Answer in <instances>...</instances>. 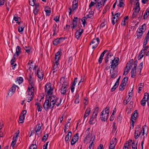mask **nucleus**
Masks as SVG:
<instances>
[{"label":"nucleus","instance_id":"f257e3e1","mask_svg":"<svg viewBox=\"0 0 149 149\" xmlns=\"http://www.w3.org/2000/svg\"><path fill=\"white\" fill-rule=\"evenodd\" d=\"M109 112V108L107 107L103 110L101 113L100 118L101 120L103 122L105 121L108 118Z\"/></svg>","mask_w":149,"mask_h":149},{"label":"nucleus","instance_id":"f03ea898","mask_svg":"<svg viewBox=\"0 0 149 149\" xmlns=\"http://www.w3.org/2000/svg\"><path fill=\"white\" fill-rule=\"evenodd\" d=\"M45 91L47 93L46 97L49 95H52L53 93V89L51 84L47 83L45 86Z\"/></svg>","mask_w":149,"mask_h":149},{"label":"nucleus","instance_id":"7ed1b4c3","mask_svg":"<svg viewBox=\"0 0 149 149\" xmlns=\"http://www.w3.org/2000/svg\"><path fill=\"white\" fill-rule=\"evenodd\" d=\"M138 116V113L137 112V110H135L133 113H132L131 119V120L132 122L131 123V125L132 126V129L134 127V124L135 121L136 120V118Z\"/></svg>","mask_w":149,"mask_h":149},{"label":"nucleus","instance_id":"20e7f679","mask_svg":"<svg viewBox=\"0 0 149 149\" xmlns=\"http://www.w3.org/2000/svg\"><path fill=\"white\" fill-rule=\"evenodd\" d=\"M112 16L113 17L112 19V23L114 25L115 24L116 22L119 19V17L120 16V13H116L114 15L113 14V12L111 13Z\"/></svg>","mask_w":149,"mask_h":149},{"label":"nucleus","instance_id":"39448f33","mask_svg":"<svg viewBox=\"0 0 149 149\" xmlns=\"http://www.w3.org/2000/svg\"><path fill=\"white\" fill-rule=\"evenodd\" d=\"M100 41V40L98 38H94L91 41L90 45H92V48L95 49L98 46Z\"/></svg>","mask_w":149,"mask_h":149},{"label":"nucleus","instance_id":"423d86ee","mask_svg":"<svg viewBox=\"0 0 149 149\" xmlns=\"http://www.w3.org/2000/svg\"><path fill=\"white\" fill-rule=\"evenodd\" d=\"M128 81V78L125 77L123 79L119 87V90L123 91L125 89L124 86L126 85L125 82H127Z\"/></svg>","mask_w":149,"mask_h":149},{"label":"nucleus","instance_id":"0eeeda50","mask_svg":"<svg viewBox=\"0 0 149 149\" xmlns=\"http://www.w3.org/2000/svg\"><path fill=\"white\" fill-rule=\"evenodd\" d=\"M51 102L49 104V100L47 99L44 103L43 107L45 110L47 111L49 108L51 109Z\"/></svg>","mask_w":149,"mask_h":149},{"label":"nucleus","instance_id":"6e6552de","mask_svg":"<svg viewBox=\"0 0 149 149\" xmlns=\"http://www.w3.org/2000/svg\"><path fill=\"white\" fill-rule=\"evenodd\" d=\"M16 87L19 88L18 86L13 84L9 90V92L8 93V96L10 97L12 95L13 93H14L15 91Z\"/></svg>","mask_w":149,"mask_h":149},{"label":"nucleus","instance_id":"1a4fd4ad","mask_svg":"<svg viewBox=\"0 0 149 149\" xmlns=\"http://www.w3.org/2000/svg\"><path fill=\"white\" fill-rule=\"evenodd\" d=\"M118 71L115 69H111L110 70V73L111 78L115 79L117 76Z\"/></svg>","mask_w":149,"mask_h":149},{"label":"nucleus","instance_id":"9d476101","mask_svg":"<svg viewBox=\"0 0 149 149\" xmlns=\"http://www.w3.org/2000/svg\"><path fill=\"white\" fill-rule=\"evenodd\" d=\"M65 39L64 38L60 37L55 39L53 42V44L54 45L56 46L63 42Z\"/></svg>","mask_w":149,"mask_h":149},{"label":"nucleus","instance_id":"9b49d317","mask_svg":"<svg viewBox=\"0 0 149 149\" xmlns=\"http://www.w3.org/2000/svg\"><path fill=\"white\" fill-rule=\"evenodd\" d=\"M147 95H148L147 93H144L143 98L141 101V102H140L141 104L144 107L145 106L146 102L147 101V100H146L147 99V98H148Z\"/></svg>","mask_w":149,"mask_h":149},{"label":"nucleus","instance_id":"f8f14e48","mask_svg":"<svg viewBox=\"0 0 149 149\" xmlns=\"http://www.w3.org/2000/svg\"><path fill=\"white\" fill-rule=\"evenodd\" d=\"M84 31L83 29H81L80 28L78 29L75 33V38L78 39L83 32Z\"/></svg>","mask_w":149,"mask_h":149},{"label":"nucleus","instance_id":"ddd939ff","mask_svg":"<svg viewBox=\"0 0 149 149\" xmlns=\"http://www.w3.org/2000/svg\"><path fill=\"white\" fill-rule=\"evenodd\" d=\"M39 0H29V4L32 6H39Z\"/></svg>","mask_w":149,"mask_h":149},{"label":"nucleus","instance_id":"4468645a","mask_svg":"<svg viewBox=\"0 0 149 149\" xmlns=\"http://www.w3.org/2000/svg\"><path fill=\"white\" fill-rule=\"evenodd\" d=\"M78 18L77 17H74L72 21V23L71 24V27L73 29L75 28L77 24Z\"/></svg>","mask_w":149,"mask_h":149},{"label":"nucleus","instance_id":"2eb2a0df","mask_svg":"<svg viewBox=\"0 0 149 149\" xmlns=\"http://www.w3.org/2000/svg\"><path fill=\"white\" fill-rule=\"evenodd\" d=\"M22 53V50L20 47L19 46H17L16 47V51L14 55V56H18L20 54Z\"/></svg>","mask_w":149,"mask_h":149},{"label":"nucleus","instance_id":"dca6fc26","mask_svg":"<svg viewBox=\"0 0 149 149\" xmlns=\"http://www.w3.org/2000/svg\"><path fill=\"white\" fill-rule=\"evenodd\" d=\"M51 95H49V96H47V97H46L47 99L49 100V101L50 100L51 102H53L54 101H57L58 99V98H57L56 97L55 95H52V96H51Z\"/></svg>","mask_w":149,"mask_h":149},{"label":"nucleus","instance_id":"f3484780","mask_svg":"<svg viewBox=\"0 0 149 149\" xmlns=\"http://www.w3.org/2000/svg\"><path fill=\"white\" fill-rule=\"evenodd\" d=\"M129 65V64L128 63H127L126 64V66L125 68L124 72L123 73V75H126L127 74L128 72L130 69V67H131V65H130L129 66V68H128L127 67Z\"/></svg>","mask_w":149,"mask_h":149},{"label":"nucleus","instance_id":"a211bd4d","mask_svg":"<svg viewBox=\"0 0 149 149\" xmlns=\"http://www.w3.org/2000/svg\"><path fill=\"white\" fill-rule=\"evenodd\" d=\"M38 77L39 79L42 80L43 78L44 74L42 71H40L39 69H38L37 73Z\"/></svg>","mask_w":149,"mask_h":149},{"label":"nucleus","instance_id":"6ab92c4d","mask_svg":"<svg viewBox=\"0 0 149 149\" xmlns=\"http://www.w3.org/2000/svg\"><path fill=\"white\" fill-rule=\"evenodd\" d=\"M95 117V116L92 115L89 121V123L90 125H93L95 123V121L96 120V118Z\"/></svg>","mask_w":149,"mask_h":149},{"label":"nucleus","instance_id":"aec40b11","mask_svg":"<svg viewBox=\"0 0 149 149\" xmlns=\"http://www.w3.org/2000/svg\"><path fill=\"white\" fill-rule=\"evenodd\" d=\"M27 92H28L29 95H33L34 93V88H30L29 87H28Z\"/></svg>","mask_w":149,"mask_h":149},{"label":"nucleus","instance_id":"412c9836","mask_svg":"<svg viewBox=\"0 0 149 149\" xmlns=\"http://www.w3.org/2000/svg\"><path fill=\"white\" fill-rule=\"evenodd\" d=\"M134 10L133 11L131 17V18L132 19L135 18L136 17L137 14L139 13V11H140L139 8V9L138 10Z\"/></svg>","mask_w":149,"mask_h":149},{"label":"nucleus","instance_id":"4be33fe9","mask_svg":"<svg viewBox=\"0 0 149 149\" xmlns=\"http://www.w3.org/2000/svg\"><path fill=\"white\" fill-rule=\"evenodd\" d=\"M72 134L71 132L70 131L68 132V134L66 135L65 138V140L67 142H69V138L70 139L71 138Z\"/></svg>","mask_w":149,"mask_h":149},{"label":"nucleus","instance_id":"5701e85b","mask_svg":"<svg viewBox=\"0 0 149 149\" xmlns=\"http://www.w3.org/2000/svg\"><path fill=\"white\" fill-rule=\"evenodd\" d=\"M106 56L104 58V61L105 64L107 65V63L109 61V58L110 57H111V54H110V53H108L107 54H106Z\"/></svg>","mask_w":149,"mask_h":149},{"label":"nucleus","instance_id":"b1692460","mask_svg":"<svg viewBox=\"0 0 149 149\" xmlns=\"http://www.w3.org/2000/svg\"><path fill=\"white\" fill-rule=\"evenodd\" d=\"M110 63H111V65H110V66H111V69H115L116 67L118 65V63H115L113 61L111 60Z\"/></svg>","mask_w":149,"mask_h":149},{"label":"nucleus","instance_id":"393cba45","mask_svg":"<svg viewBox=\"0 0 149 149\" xmlns=\"http://www.w3.org/2000/svg\"><path fill=\"white\" fill-rule=\"evenodd\" d=\"M79 138L77 137L76 138L75 136H74L72 138V139L71 141V144L72 146L74 145L75 143L77 141Z\"/></svg>","mask_w":149,"mask_h":149},{"label":"nucleus","instance_id":"a878e982","mask_svg":"<svg viewBox=\"0 0 149 149\" xmlns=\"http://www.w3.org/2000/svg\"><path fill=\"white\" fill-rule=\"evenodd\" d=\"M23 81V79L22 77H19L17 78L15 80L16 83H18L19 84L22 83Z\"/></svg>","mask_w":149,"mask_h":149},{"label":"nucleus","instance_id":"bb28decb","mask_svg":"<svg viewBox=\"0 0 149 149\" xmlns=\"http://www.w3.org/2000/svg\"><path fill=\"white\" fill-rule=\"evenodd\" d=\"M45 10L46 12V15L47 16H49L51 12L50 8L48 7H46V8H45Z\"/></svg>","mask_w":149,"mask_h":149},{"label":"nucleus","instance_id":"cd10ccee","mask_svg":"<svg viewBox=\"0 0 149 149\" xmlns=\"http://www.w3.org/2000/svg\"><path fill=\"white\" fill-rule=\"evenodd\" d=\"M97 3V5H96V8L98 10H99L102 7L101 5L102 4L101 3V0H98Z\"/></svg>","mask_w":149,"mask_h":149},{"label":"nucleus","instance_id":"c85d7f7f","mask_svg":"<svg viewBox=\"0 0 149 149\" xmlns=\"http://www.w3.org/2000/svg\"><path fill=\"white\" fill-rule=\"evenodd\" d=\"M99 111V108L98 107H96L93 111V115L95 116V118H97Z\"/></svg>","mask_w":149,"mask_h":149},{"label":"nucleus","instance_id":"c756f323","mask_svg":"<svg viewBox=\"0 0 149 149\" xmlns=\"http://www.w3.org/2000/svg\"><path fill=\"white\" fill-rule=\"evenodd\" d=\"M136 32L137 38H141V37L142 36L144 32H143L142 31H139L138 30H137Z\"/></svg>","mask_w":149,"mask_h":149},{"label":"nucleus","instance_id":"7c9ffc66","mask_svg":"<svg viewBox=\"0 0 149 149\" xmlns=\"http://www.w3.org/2000/svg\"><path fill=\"white\" fill-rule=\"evenodd\" d=\"M61 93L63 95H65L66 92L67 88L65 87H63L62 86L61 88Z\"/></svg>","mask_w":149,"mask_h":149},{"label":"nucleus","instance_id":"2f4dec72","mask_svg":"<svg viewBox=\"0 0 149 149\" xmlns=\"http://www.w3.org/2000/svg\"><path fill=\"white\" fill-rule=\"evenodd\" d=\"M35 105L37 106L38 111H41L42 108V107H41V104L38 102H36Z\"/></svg>","mask_w":149,"mask_h":149},{"label":"nucleus","instance_id":"473e14b6","mask_svg":"<svg viewBox=\"0 0 149 149\" xmlns=\"http://www.w3.org/2000/svg\"><path fill=\"white\" fill-rule=\"evenodd\" d=\"M16 141L17 139H15L14 137H13V141L11 142L10 147H12V149H13L14 148V146L16 144Z\"/></svg>","mask_w":149,"mask_h":149},{"label":"nucleus","instance_id":"72a5a7b5","mask_svg":"<svg viewBox=\"0 0 149 149\" xmlns=\"http://www.w3.org/2000/svg\"><path fill=\"white\" fill-rule=\"evenodd\" d=\"M55 60H58V61H59L60 58L61 56L60 52L59 51L57 52L55 55Z\"/></svg>","mask_w":149,"mask_h":149},{"label":"nucleus","instance_id":"f704fd0d","mask_svg":"<svg viewBox=\"0 0 149 149\" xmlns=\"http://www.w3.org/2000/svg\"><path fill=\"white\" fill-rule=\"evenodd\" d=\"M136 73V69L132 68L131 71V77L134 78L135 76Z\"/></svg>","mask_w":149,"mask_h":149},{"label":"nucleus","instance_id":"c9c22d12","mask_svg":"<svg viewBox=\"0 0 149 149\" xmlns=\"http://www.w3.org/2000/svg\"><path fill=\"white\" fill-rule=\"evenodd\" d=\"M24 115H20L19 117V121H20V123H23L24 122Z\"/></svg>","mask_w":149,"mask_h":149},{"label":"nucleus","instance_id":"e433bc0d","mask_svg":"<svg viewBox=\"0 0 149 149\" xmlns=\"http://www.w3.org/2000/svg\"><path fill=\"white\" fill-rule=\"evenodd\" d=\"M144 55V54H143V52H141V51L138 56V59L140 60L143 56Z\"/></svg>","mask_w":149,"mask_h":149},{"label":"nucleus","instance_id":"4c0bfd02","mask_svg":"<svg viewBox=\"0 0 149 149\" xmlns=\"http://www.w3.org/2000/svg\"><path fill=\"white\" fill-rule=\"evenodd\" d=\"M24 49L26 51V52L28 54H30L31 48L30 47H26L25 46L24 47Z\"/></svg>","mask_w":149,"mask_h":149},{"label":"nucleus","instance_id":"58836bf2","mask_svg":"<svg viewBox=\"0 0 149 149\" xmlns=\"http://www.w3.org/2000/svg\"><path fill=\"white\" fill-rule=\"evenodd\" d=\"M62 79H63L64 81H63V84H62V86L63 87H66V86H68V84L66 82H65V80H64L65 79L63 77L61 78L60 79V81H61Z\"/></svg>","mask_w":149,"mask_h":149},{"label":"nucleus","instance_id":"ea45409f","mask_svg":"<svg viewBox=\"0 0 149 149\" xmlns=\"http://www.w3.org/2000/svg\"><path fill=\"white\" fill-rule=\"evenodd\" d=\"M132 149H137V142L135 144L134 142H132L131 144Z\"/></svg>","mask_w":149,"mask_h":149},{"label":"nucleus","instance_id":"a19ab883","mask_svg":"<svg viewBox=\"0 0 149 149\" xmlns=\"http://www.w3.org/2000/svg\"><path fill=\"white\" fill-rule=\"evenodd\" d=\"M29 84L28 86V87H29L30 88H34V84L33 83V81H29Z\"/></svg>","mask_w":149,"mask_h":149},{"label":"nucleus","instance_id":"79ce46f5","mask_svg":"<svg viewBox=\"0 0 149 149\" xmlns=\"http://www.w3.org/2000/svg\"><path fill=\"white\" fill-rule=\"evenodd\" d=\"M116 138H113L112 139V141L110 143V145H116Z\"/></svg>","mask_w":149,"mask_h":149},{"label":"nucleus","instance_id":"37998d69","mask_svg":"<svg viewBox=\"0 0 149 149\" xmlns=\"http://www.w3.org/2000/svg\"><path fill=\"white\" fill-rule=\"evenodd\" d=\"M37 128V130H36V132H39L41 128V125L40 124H38L36 126Z\"/></svg>","mask_w":149,"mask_h":149},{"label":"nucleus","instance_id":"c03bdc74","mask_svg":"<svg viewBox=\"0 0 149 149\" xmlns=\"http://www.w3.org/2000/svg\"><path fill=\"white\" fill-rule=\"evenodd\" d=\"M149 47L148 46H145L143 47V49L141 50V52H143V54H145L146 53V51L147 50Z\"/></svg>","mask_w":149,"mask_h":149},{"label":"nucleus","instance_id":"a18cd8bd","mask_svg":"<svg viewBox=\"0 0 149 149\" xmlns=\"http://www.w3.org/2000/svg\"><path fill=\"white\" fill-rule=\"evenodd\" d=\"M13 19L16 22V23H18V21L21 20V18L18 16L16 17L14 16L13 17Z\"/></svg>","mask_w":149,"mask_h":149},{"label":"nucleus","instance_id":"49530a36","mask_svg":"<svg viewBox=\"0 0 149 149\" xmlns=\"http://www.w3.org/2000/svg\"><path fill=\"white\" fill-rule=\"evenodd\" d=\"M15 56L13 55V57L10 61V64L11 65H13L16 61V58H15Z\"/></svg>","mask_w":149,"mask_h":149},{"label":"nucleus","instance_id":"de8ad7c7","mask_svg":"<svg viewBox=\"0 0 149 149\" xmlns=\"http://www.w3.org/2000/svg\"><path fill=\"white\" fill-rule=\"evenodd\" d=\"M24 26H22V27H20V26H19L18 27V31L19 33L22 32L24 31Z\"/></svg>","mask_w":149,"mask_h":149},{"label":"nucleus","instance_id":"09e8293b","mask_svg":"<svg viewBox=\"0 0 149 149\" xmlns=\"http://www.w3.org/2000/svg\"><path fill=\"white\" fill-rule=\"evenodd\" d=\"M57 27V25L56 24L55 25H54L53 26V31H54V33L53 36H54L55 34H56V27Z\"/></svg>","mask_w":149,"mask_h":149},{"label":"nucleus","instance_id":"8fccbe9b","mask_svg":"<svg viewBox=\"0 0 149 149\" xmlns=\"http://www.w3.org/2000/svg\"><path fill=\"white\" fill-rule=\"evenodd\" d=\"M48 136V134H45L43 136L42 140V141L45 142L47 140Z\"/></svg>","mask_w":149,"mask_h":149},{"label":"nucleus","instance_id":"3c124183","mask_svg":"<svg viewBox=\"0 0 149 149\" xmlns=\"http://www.w3.org/2000/svg\"><path fill=\"white\" fill-rule=\"evenodd\" d=\"M37 148V146L36 144H32L29 148V149H36Z\"/></svg>","mask_w":149,"mask_h":149},{"label":"nucleus","instance_id":"603ef678","mask_svg":"<svg viewBox=\"0 0 149 149\" xmlns=\"http://www.w3.org/2000/svg\"><path fill=\"white\" fill-rule=\"evenodd\" d=\"M97 2L95 1H94V2L93 1H91L89 6V8H90L92 6H94L95 5V4L97 3Z\"/></svg>","mask_w":149,"mask_h":149},{"label":"nucleus","instance_id":"864d4df0","mask_svg":"<svg viewBox=\"0 0 149 149\" xmlns=\"http://www.w3.org/2000/svg\"><path fill=\"white\" fill-rule=\"evenodd\" d=\"M118 85L116 84H115L113 87L111 88V92L113 91L118 87Z\"/></svg>","mask_w":149,"mask_h":149},{"label":"nucleus","instance_id":"5fc2aeb1","mask_svg":"<svg viewBox=\"0 0 149 149\" xmlns=\"http://www.w3.org/2000/svg\"><path fill=\"white\" fill-rule=\"evenodd\" d=\"M38 6H35V8L34 9L33 13L35 15H37L38 10L37 9V7Z\"/></svg>","mask_w":149,"mask_h":149},{"label":"nucleus","instance_id":"6e6d98bb","mask_svg":"<svg viewBox=\"0 0 149 149\" xmlns=\"http://www.w3.org/2000/svg\"><path fill=\"white\" fill-rule=\"evenodd\" d=\"M141 127V126L140 125H137V126L135 127V132H139V131H141V130H140V128Z\"/></svg>","mask_w":149,"mask_h":149},{"label":"nucleus","instance_id":"4d7b16f0","mask_svg":"<svg viewBox=\"0 0 149 149\" xmlns=\"http://www.w3.org/2000/svg\"><path fill=\"white\" fill-rule=\"evenodd\" d=\"M139 132H137L135 131L134 134V137L135 139H137L139 137Z\"/></svg>","mask_w":149,"mask_h":149},{"label":"nucleus","instance_id":"13d9d810","mask_svg":"<svg viewBox=\"0 0 149 149\" xmlns=\"http://www.w3.org/2000/svg\"><path fill=\"white\" fill-rule=\"evenodd\" d=\"M91 109L89 108H88L86 109V110L85 113L87 114H88V115H89L91 112Z\"/></svg>","mask_w":149,"mask_h":149},{"label":"nucleus","instance_id":"bf43d9fd","mask_svg":"<svg viewBox=\"0 0 149 149\" xmlns=\"http://www.w3.org/2000/svg\"><path fill=\"white\" fill-rule=\"evenodd\" d=\"M138 67H139V69L140 70V72L141 71V70L143 68V62H142L140 64Z\"/></svg>","mask_w":149,"mask_h":149},{"label":"nucleus","instance_id":"052dcab7","mask_svg":"<svg viewBox=\"0 0 149 149\" xmlns=\"http://www.w3.org/2000/svg\"><path fill=\"white\" fill-rule=\"evenodd\" d=\"M141 28H142V29H143V30H142V31H143V32H144L146 30V24H144L142 26H141Z\"/></svg>","mask_w":149,"mask_h":149},{"label":"nucleus","instance_id":"680f3d73","mask_svg":"<svg viewBox=\"0 0 149 149\" xmlns=\"http://www.w3.org/2000/svg\"><path fill=\"white\" fill-rule=\"evenodd\" d=\"M75 84H72L71 86V92L72 93H73L74 91V86H75Z\"/></svg>","mask_w":149,"mask_h":149},{"label":"nucleus","instance_id":"e2e57ef3","mask_svg":"<svg viewBox=\"0 0 149 149\" xmlns=\"http://www.w3.org/2000/svg\"><path fill=\"white\" fill-rule=\"evenodd\" d=\"M57 101H54L53 102H51L52 103H51V109H53V108L54 107L55 105L56 104V102H57Z\"/></svg>","mask_w":149,"mask_h":149},{"label":"nucleus","instance_id":"0e129e2a","mask_svg":"<svg viewBox=\"0 0 149 149\" xmlns=\"http://www.w3.org/2000/svg\"><path fill=\"white\" fill-rule=\"evenodd\" d=\"M119 58L118 57L114 58L113 60H111V61H113L115 63H118V62L119 61Z\"/></svg>","mask_w":149,"mask_h":149},{"label":"nucleus","instance_id":"69168bd1","mask_svg":"<svg viewBox=\"0 0 149 149\" xmlns=\"http://www.w3.org/2000/svg\"><path fill=\"white\" fill-rule=\"evenodd\" d=\"M149 15H148V13L146 11L143 15V19H145L147 18Z\"/></svg>","mask_w":149,"mask_h":149},{"label":"nucleus","instance_id":"338daca9","mask_svg":"<svg viewBox=\"0 0 149 149\" xmlns=\"http://www.w3.org/2000/svg\"><path fill=\"white\" fill-rule=\"evenodd\" d=\"M54 20L56 22H59V16L58 17H57V16L55 17L54 18Z\"/></svg>","mask_w":149,"mask_h":149},{"label":"nucleus","instance_id":"774afa93","mask_svg":"<svg viewBox=\"0 0 149 149\" xmlns=\"http://www.w3.org/2000/svg\"><path fill=\"white\" fill-rule=\"evenodd\" d=\"M103 59V57L100 56L98 61V62L99 64H100L102 63Z\"/></svg>","mask_w":149,"mask_h":149}]
</instances>
